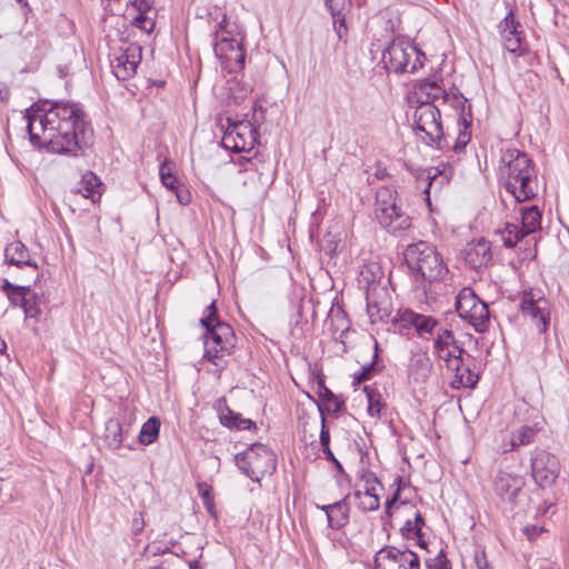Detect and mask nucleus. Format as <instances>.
Masks as SVG:
<instances>
[{
    "instance_id": "nucleus-20",
    "label": "nucleus",
    "mask_w": 569,
    "mask_h": 569,
    "mask_svg": "<svg viewBox=\"0 0 569 569\" xmlns=\"http://www.w3.org/2000/svg\"><path fill=\"white\" fill-rule=\"evenodd\" d=\"M18 293L10 295V303L13 307L22 308L26 319L38 320L42 312L41 297L36 293L29 286H26L23 289H18Z\"/></svg>"
},
{
    "instance_id": "nucleus-19",
    "label": "nucleus",
    "mask_w": 569,
    "mask_h": 569,
    "mask_svg": "<svg viewBox=\"0 0 569 569\" xmlns=\"http://www.w3.org/2000/svg\"><path fill=\"white\" fill-rule=\"evenodd\" d=\"M523 486L522 477L500 471L495 478L493 490L503 502L513 503Z\"/></svg>"
},
{
    "instance_id": "nucleus-31",
    "label": "nucleus",
    "mask_w": 569,
    "mask_h": 569,
    "mask_svg": "<svg viewBox=\"0 0 569 569\" xmlns=\"http://www.w3.org/2000/svg\"><path fill=\"white\" fill-rule=\"evenodd\" d=\"M367 398V411L368 415L375 419H379L381 416V411L385 407V403L382 402L381 393L371 387H365L363 389Z\"/></svg>"
},
{
    "instance_id": "nucleus-55",
    "label": "nucleus",
    "mask_w": 569,
    "mask_h": 569,
    "mask_svg": "<svg viewBox=\"0 0 569 569\" xmlns=\"http://www.w3.org/2000/svg\"><path fill=\"white\" fill-rule=\"evenodd\" d=\"M21 6L22 8L24 9V13H28L30 11V7L28 4V1L27 0H17Z\"/></svg>"
},
{
    "instance_id": "nucleus-17",
    "label": "nucleus",
    "mask_w": 569,
    "mask_h": 569,
    "mask_svg": "<svg viewBox=\"0 0 569 569\" xmlns=\"http://www.w3.org/2000/svg\"><path fill=\"white\" fill-rule=\"evenodd\" d=\"M142 59V49L138 43H130L111 61V68L119 80L131 78Z\"/></svg>"
},
{
    "instance_id": "nucleus-47",
    "label": "nucleus",
    "mask_w": 569,
    "mask_h": 569,
    "mask_svg": "<svg viewBox=\"0 0 569 569\" xmlns=\"http://www.w3.org/2000/svg\"><path fill=\"white\" fill-rule=\"evenodd\" d=\"M323 406L328 412L338 413L342 409L343 401L340 400L337 396H335L330 400L323 402Z\"/></svg>"
},
{
    "instance_id": "nucleus-7",
    "label": "nucleus",
    "mask_w": 569,
    "mask_h": 569,
    "mask_svg": "<svg viewBox=\"0 0 569 569\" xmlns=\"http://www.w3.org/2000/svg\"><path fill=\"white\" fill-rule=\"evenodd\" d=\"M408 267L422 279L435 281L441 279L448 271L441 256L429 243L420 241L406 250Z\"/></svg>"
},
{
    "instance_id": "nucleus-22",
    "label": "nucleus",
    "mask_w": 569,
    "mask_h": 569,
    "mask_svg": "<svg viewBox=\"0 0 569 569\" xmlns=\"http://www.w3.org/2000/svg\"><path fill=\"white\" fill-rule=\"evenodd\" d=\"M400 321L405 327H412L422 339H429L438 326V321L431 317L406 310L401 313Z\"/></svg>"
},
{
    "instance_id": "nucleus-16",
    "label": "nucleus",
    "mask_w": 569,
    "mask_h": 569,
    "mask_svg": "<svg viewBox=\"0 0 569 569\" xmlns=\"http://www.w3.org/2000/svg\"><path fill=\"white\" fill-rule=\"evenodd\" d=\"M520 310L525 317L536 321L539 332L547 331L550 322L548 301L539 293L533 291L523 292Z\"/></svg>"
},
{
    "instance_id": "nucleus-54",
    "label": "nucleus",
    "mask_w": 569,
    "mask_h": 569,
    "mask_svg": "<svg viewBox=\"0 0 569 569\" xmlns=\"http://www.w3.org/2000/svg\"><path fill=\"white\" fill-rule=\"evenodd\" d=\"M323 452L327 457V459L331 460L332 462H335L337 466H339V461L336 459V457L333 456L332 451L330 450V447L328 448H325L323 449Z\"/></svg>"
},
{
    "instance_id": "nucleus-52",
    "label": "nucleus",
    "mask_w": 569,
    "mask_h": 569,
    "mask_svg": "<svg viewBox=\"0 0 569 569\" xmlns=\"http://www.w3.org/2000/svg\"><path fill=\"white\" fill-rule=\"evenodd\" d=\"M318 396L322 400V402H326L327 400H330L331 398L335 397L333 392L325 386L319 387Z\"/></svg>"
},
{
    "instance_id": "nucleus-29",
    "label": "nucleus",
    "mask_w": 569,
    "mask_h": 569,
    "mask_svg": "<svg viewBox=\"0 0 569 569\" xmlns=\"http://www.w3.org/2000/svg\"><path fill=\"white\" fill-rule=\"evenodd\" d=\"M541 214L537 207L526 208L521 211V226L519 227L522 234L528 236L540 229Z\"/></svg>"
},
{
    "instance_id": "nucleus-11",
    "label": "nucleus",
    "mask_w": 569,
    "mask_h": 569,
    "mask_svg": "<svg viewBox=\"0 0 569 569\" xmlns=\"http://www.w3.org/2000/svg\"><path fill=\"white\" fill-rule=\"evenodd\" d=\"M221 17L214 32V53L227 68L241 69L244 64V50L238 39L230 37L227 30V16L222 13Z\"/></svg>"
},
{
    "instance_id": "nucleus-4",
    "label": "nucleus",
    "mask_w": 569,
    "mask_h": 569,
    "mask_svg": "<svg viewBox=\"0 0 569 569\" xmlns=\"http://www.w3.org/2000/svg\"><path fill=\"white\" fill-rule=\"evenodd\" d=\"M206 328L204 356L214 366H222V360L231 353L236 345L232 328L217 318L216 301L208 307V315L200 320Z\"/></svg>"
},
{
    "instance_id": "nucleus-32",
    "label": "nucleus",
    "mask_w": 569,
    "mask_h": 569,
    "mask_svg": "<svg viewBox=\"0 0 569 569\" xmlns=\"http://www.w3.org/2000/svg\"><path fill=\"white\" fill-rule=\"evenodd\" d=\"M325 4L333 19V24L343 26V17L351 7V0H326Z\"/></svg>"
},
{
    "instance_id": "nucleus-49",
    "label": "nucleus",
    "mask_w": 569,
    "mask_h": 569,
    "mask_svg": "<svg viewBox=\"0 0 569 569\" xmlns=\"http://www.w3.org/2000/svg\"><path fill=\"white\" fill-rule=\"evenodd\" d=\"M373 371V363L362 366L361 371L355 376L357 382H362L370 379Z\"/></svg>"
},
{
    "instance_id": "nucleus-30",
    "label": "nucleus",
    "mask_w": 569,
    "mask_h": 569,
    "mask_svg": "<svg viewBox=\"0 0 569 569\" xmlns=\"http://www.w3.org/2000/svg\"><path fill=\"white\" fill-rule=\"evenodd\" d=\"M160 420L158 417H150L141 427L139 433V442L143 446H149L153 443L160 431Z\"/></svg>"
},
{
    "instance_id": "nucleus-37",
    "label": "nucleus",
    "mask_w": 569,
    "mask_h": 569,
    "mask_svg": "<svg viewBox=\"0 0 569 569\" xmlns=\"http://www.w3.org/2000/svg\"><path fill=\"white\" fill-rule=\"evenodd\" d=\"M533 429L530 427H521L518 430H516L510 438V449L515 450L520 446L529 445L533 439ZM508 449H505L507 451Z\"/></svg>"
},
{
    "instance_id": "nucleus-27",
    "label": "nucleus",
    "mask_w": 569,
    "mask_h": 569,
    "mask_svg": "<svg viewBox=\"0 0 569 569\" xmlns=\"http://www.w3.org/2000/svg\"><path fill=\"white\" fill-rule=\"evenodd\" d=\"M103 440L110 450H119L124 440V431L118 419H109L104 426Z\"/></svg>"
},
{
    "instance_id": "nucleus-5",
    "label": "nucleus",
    "mask_w": 569,
    "mask_h": 569,
    "mask_svg": "<svg viewBox=\"0 0 569 569\" xmlns=\"http://www.w3.org/2000/svg\"><path fill=\"white\" fill-rule=\"evenodd\" d=\"M425 60V53L413 43L397 38L383 50L381 62L389 72L400 74L415 73L422 68Z\"/></svg>"
},
{
    "instance_id": "nucleus-43",
    "label": "nucleus",
    "mask_w": 569,
    "mask_h": 569,
    "mask_svg": "<svg viewBox=\"0 0 569 569\" xmlns=\"http://www.w3.org/2000/svg\"><path fill=\"white\" fill-rule=\"evenodd\" d=\"M427 569H451L450 563L442 550H440L433 558L425 559Z\"/></svg>"
},
{
    "instance_id": "nucleus-44",
    "label": "nucleus",
    "mask_w": 569,
    "mask_h": 569,
    "mask_svg": "<svg viewBox=\"0 0 569 569\" xmlns=\"http://www.w3.org/2000/svg\"><path fill=\"white\" fill-rule=\"evenodd\" d=\"M428 179H429V183L425 190V192L427 194H429V189L432 188L433 186L441 187L448 182V178L446 176L441 174L437 168L429 170Z\"/></svg>"
},
{
    "instance_id": "nucleus-34",
    "label": "nucleus",
    "mask_w": 569,
    "mask_h": 569,
    "mask_svg": "<svg viewBox=\"0 0 569 569\" xmlns=\"http://www.w3.org/2000/svg\"><path fill=\"white\" fill-rule=\"evenodd\" d=\"M220 420L223 426L238 430H250L254 427V422L251 419L242 418L239 413L232 411H229L227 415H222Z\"/></svg>"
},
{
    "instance_id": "nucleus-45",
    "label": "nucleus",
    "mask_w": 569,
    "mask_h": 569,
    "mask_svg": "<svg viewBox=\"0 0 569 569\" xmlns=\"http://www.w3.org/2000/svg\"><path fill=\"white\" fill-rule=\"evenodd\" d=\"M211 491L212 488L207 482L198 483V493L202 498L206 508L209 510L213 507Z\"/></svg>"
},
{
    "instance_id": "nucleus-38",
    "label": "nucleus",
    "mask_w": 569,
    "mask_h": 569,
    "mask_svg": "<svg viewBox=\"0 0 569 569\" xmlns=\"http://www.w3.org/2000/svg\"><path fill=\"white\" fill-rule=\"evenodd\" d=\"M382 490V485L372 472H365L360 478V483L356 491H362L366 493H376Z\"/></svg>"
},
{
    "instance_id": "nucleus-39",
    "label": "nucleus",
    "mask_w": 569,
    "mask_h": 569,
    "mask_svg": "<svg viewBox=\"0 0 569 569\" xmlns=\"http://www.w3.org/2000/svg\"><path fill=\"white\" fill-rule=\"evenodd\" d=\"M328 323L332 333H336L337 331L341 332L340 337H342L349 329V322L341 310L331 311Z\"/></svg>"
},
{
    "instance_id": "nucleus-10",
    "label": "nucleus",
    "mask_w": 569,
    "mask_h": 569,
    "mask_svg": "<svg viewBox=\"0 0 569 569\" xmlns=\"http://www.w3.org/2000/svg\"><path fill=\"white\" fill-rule=\"evenodd\" d=\"M413 127L417 134L423 133L421 139L428 144L442 148L443 130L439 108L433 102H421L413 113Z\"/></svg>"
},
{
    "instance_id": "nucleus-24",
    "label": "nucleus",
    "mask_w": 569,
    "mask_h": 569,
    "mask_svg": "<svg viewBox=\"0 0 569 569\" xmlns=\"http://www.w3.org/2000/svg\"><path fill=\"white\" fill-rule=\"evenodd\" d=\"M518 28L519 23L515 20L513 12L509 11L500 23V33L505 48L512 53L521 51L522 37Z\"/></svg>"
},
{
    "instance_id": "nucleus-1",
    "label": "nucleus",
    "mask_w": 569,
    "mask_h": 569,
    "mask_svg": "<svg viewBox=\"0 0 569 569\" xmlns=\"http://www.w3.org/2000/svg\"><path fill=\"white\" fill-rule=\"evenodd\" d=\"M24 119L31 143L51 152L77 156L92 143V128L74 102H38L26 110Z\"/></svg>"
},
{
    "instance_id": "nucleus-8",
    "label": "nucleus",
    "mask_w": 569,
    "mask_h": 569,
    "mask_svg": "<svg viewBox=\"0 0 569 569\" xmlns=\"http://www.w3.org/2000/svg\"><path fill=\"white\" fill-rule=\"evenodd\" d=\"M238 468L252 481L259 482L276 471L277 460L273 451L263 443H253L243 452L236 455Z\"/></svg>"
},
{
    "instance_id": "nucleus-56",
    "label": "nucleus",
    "mask_w": 569,
    "mask_h": 569,
    "mask_svg": "<svg viewBox=\"0 0 569 569\" xmlns=\"http://www.w3.org/2000/svg\"><path fill=\"white\" fill-rule=\"evenodd\" d=\"M252 162L249 160V159H246L244 162H240V166H243V170L244 171H248L249 170V166H251Z\"/></svg>"
},
{
    "instance_id": "nucleus-12",
    "label": "nucleus",
    "mask_w": 569,
    "mask_h": 569,
    "mask_svg": "<svg viewBox=\"0 0 569 569\" xmlns=\"http://www.w3.org/2000/svg\"><path fill=\"white\" fill-rule=\"evenodd\" d=\"M367 271H369V269H367L366 271H361L362 279L367 281V311L371 319V322H377L383 320L389 316L391 303L386 287H383L379 281H376L375 279H367Z\"/></svg>"
},
{
    "instance_id": "nucleus-25",
    "label": "nucleus",
    "mask_w": 569,
    "mask_h": 569,
    "mask_svg": "<svg viewBox=\"0 0 569 569\" xmlns=\"http://www.w3.org/2000/svg\"><path fill=\"white\" fill-rule=\"evenodd\" d=\"M349 495L341 500L330 503L328 509V525L331 529L339 530L349 522L350 506Z\"/></svg>"
},
{
    "instance_id": "nucleus-2",
    "label": "nucleus",
    "mask_w": 569,
    "mask_h": 569,
    "mask_svg": "<svg viewBox=\"0 0 569 569\" xmlns=\"http://www.w3.org/2000/svg\"><path fill=\"white\" fill-rule=\"evenodd\" d=\"M500 174L505 187L518 202L527 201L537 193V176L529 157L517 149L502 152Z\"/></svg>"
},
{
    "instance_id": "nucleus-6",
    "label": "nucleus",
    "mask_w": 569,
    "mask_h": 569,
    "mask_svg": "<svg viewBox=\"0 0 569 569\" xmlns=\"http://www.w3.org/2000/svg\"><path fill=\"white\" fill-rule=\"evenodd\" d=\"M375 214L379 223L391 233L405 231L411 226L410 217L398 202L396 190L390 187L378 189Z\"/></svg>"
},
{
    "instance_id": "nucleus-46",
    "label": "nucleus",
    "mask_w": 569,
    "mask_h": 569,
    "mask_svg": "<svg viewBox=\"0 0 569 569\" xmlns=\"http://www.w3.org/2000/svg\"><path fill=\"white\" fill-rule=\"evenodd\" d=\"M319 410L321 412V431H320V443L322 446V449L328 448L330 443V435L328 429L326 428V418L323 413L322 407H319Z\"/></svg>"
},
{
    "instance_id": "nucleus-18",
    "label": "nucleus",
    "mask_w": 569,
    "mask_h": 569,
    "mask_svg": "<svg viewBox=\"0 0 569 569\" xmlns=\"http://www.w3.org/2000/svg\"><path fill=\"white\" fill-rule=\"evenodd\" d=\"M124 16L133 26L147 33H150L154 29L156 11L152 0H131L126 9Z\"/></svg>"
},
{
    "instance_id": "nucleus-15",
    "label": "nucleus",
    "mask_w": 569,
    "mask_h": 569,
    "mask_svg": "<svg viewBox=\"0 0 569 569\" xmlns=\"http://www.w3.org/2000/svg\"><path fill=\"white\" fill-rule=\"evenodd\" d=\"M531 470L536 483L541 488H548L556 482L560 471V463L555 455L539 451L532 458Z\"/></svg>"
},
{
    "instance_id": "nucleus-13",
    "label": "nucleus",
    "mask_w": 569,
    "mask_h": 569,
    "mask_svg": "<svg viewBox=\"0 0 569 569\" xmlns=\"http://www.w3.org/2000/svg\"><path fill=\"white\" fill-rule=\"evenodd\" d=\"M419 557L409 549L386 547L375 557V569H419Z\"/></svg>"
},
{
    "instance_id": "nucleus-53",
    "label": "nucleus",
    "mask_w": 569,
    "mask_h": 569,
    "mask_svg": "<svg viewBox=\"0 0 569 569\" xmlns=\"http://www.w3.org/2000/svg\"><path fill=\"white\" fill-rule=\"evenodd\" d=\"M333 27L338 34V38L341 39L343 33H346V31H347L346 17H343V26H340V23H337V24H333Z\"/></svg>"
},
{
    "instance_id": "nucleus-40",
    "label": "nucleus",
    "mask_w": 569,
    "mask_h": 569,
    "mask_svg": "<svg viewBox=\"0 0 569 569\" xmlns=\"http://www.w3.org/2000/svg\"><path fill=\"white\" fill-rule=\"evenodd\" d=\"M398 485L397 491L392 496V498L388 499L386 502V513L388 516H392L395 511L399 510L401 507L407 506V501L400 500V490L403 485L401 478H397L395 481Z\"/></svg>"
},
{
    "instance_id": "nucleus-28",
    "label": "nucleus",
    "mask_w": 569,
    "mask_h": 569,
    "mask_svg": "<svg viewBox=\"0 0 569 569\" xmlns=\"http://www.w3.org/2000/svg\"><path fill=\"white\" fill-rule=\"evenodd\" d=\"M425 520L419 511L413 512V519H407L400 531L403 538L417 540L420 547H426V541L422 539V527Z\"/></svg>"
},
{
    "instance_id": "nucleus-21",
    "label": "nucleus",
    "mask_w": 569,
    "mask_h": 569,
    "mask_svg": "<svg viewBox=\"0 0 569 569\" xmlns=\"http://www.w3.org/2000/svg\"><path fill=\"white\" fill-rule=\"evenodd\" d=\"M4 259L9 264L30 269L31 276L36 279L39 278L38 264L28 248L21 241L16 240L6 247Z\"/></svg>"
},
{
    "instance_id": "nucleus-3",
    "label": "nucleus",
    "mask_w": 569,
    "mask_h": 569,
    "mask_svg": "<svg viewBox=\"0 0 569 569\" xmlns=\"http://www.w3.org/2000/svg\"><path fill=\"white\" fill-rule=\"evenodd\" d=\"M433 349L439 359L446 362L448 370L455 373L452 388H473L478 382V375L465 363V350L458 345L451 330L439 329Z\"/></svg>"
},
{
    "instance_id": "nucleus-36",
    "label": "nucleus",
    "mask_w": 569,
    "mask_h": 569,
    "mask_svg": "<svg viewBox=\"0 0 569 569\" xmlns=\"http://www.w3.org/2000/svg\"><path fill=\"white\" fill-rule=\"evenodd\" d=\"M458 127L459 133L453 146L455 151L465 149L471 139V121H469L465 116H461L458 120Z\"/></svg>"
},
{
    "instance_id": "nucleus-14",
    "label": "nucleus",
    "mask_w": 569,
    "mask_h": 569,
    "mask_svg": "<svg viewBox=\"0 0 569 569\" xmlns=\"http://www.w3.org/2000/svg\"><path fill=\"white\" fill-rule=\"evenodd\" d=\"M257 139V129L248 121H240L228 126L222 138V143L227 149L242 152L251 150Z\"/></svg>"
},
{
    "instance_id": "nucleus-33",
    "label": "nucleus",
    "mask_w": 569,
    "mask_h": 569,
    "mask_svg": "<svg viewBox=\"0 0 569 569\" xmlns=\"http://www.w3.org/2000/svg\"><path fill=\"white\" fill-rule=\"evenodd\" d=\"M353 498L357 501V506L363 512L376 511L380 507V498L379 495L376 493H366L362 491H355Z\"/></svg>"
},
{
    "instance_id": "nucleus-41",
    "label": "nucleus",
    "mask_w": 569,
    "mask_h": 569,
    "mask_svg": "<svg viewBox=\"0 0 569 569\" xmlns=\"http://www.w3.org/2000/svg\"><path fill=\"white\" fill-rule=\"evenodd\" d=\"M523 237L518 224H508L503 233V243L506 247H515Z\"/></svg>"
},
{
    "instance_id": "nucleus-23",
    "label": "nucleus",
    "mask_w": 569,
    "mask_h": 569,
    "mask_svg": "<svg viewBox=\"0 0 569 569\" xmlns=\"http://www.w3.org/2000/svg\"><path fill=\"white\" fill-rule=\"evenodd\" d=\"M491 258V244L482 238L468 243L465 250V261L473 269L487 266Z\"/></svg>"
},
{
    "instance_id": "nucleus-35",
    "label": "nucleus",
    "mask_w": 569,
    "mask_h": 569,
    "mask_svg": "<svg viewBox=\"0 0 569 569\" xmlns=\"http://www.w3.org/2000/svg\"><path fill=\"white\" fill-rule=\"evenodd\" d=\"M419 93L421 96H426L428 100H431L430 102L445 99L446 91L436 82V81H428L425 80L419 84Z\"/></svg>"
},
{
    "instance_id": "nucleus-51",
    "label": "nucleus",
    "mask_w": 569,
    "mask_h": 569,
    "mask_svg": "<svg viewBox=\"0 0 569 569\" xmlns=\"http://www.w3.org/2000/svg\"><path fill=\"white\" fill-rule=\"evenodd\" d=\"M26 286H16L6 280L2 284V290L7 293L8 299L10 300L11 293H18V289H23Z\"/></svg>"
},
{
    "instance_id": "nucleus-42",
    "label": "nucleus",
    "mask_w": 569,
    "mask_h": 569,
    "mask_svg": "<svg viewBox=\"0 0 569 569\" xmlns=\"http://www.w3.org/2000/svg\"><path fill=\"white\" fill-rule=\"evenodd\" d=\"M159 174L162 184L169 190H174L179 187L177 178L171 173L170 168L167 166V161H163L159 169Z\"/></svg>"
},
{
    "instance_id": "nucleus-48",
    "label": "nucleus",
    "mask_w": 569,
    "mask_h": 569,
    "mask_svg": "<svg viewBox=\"0 0 569 569\" xmlns=\"http://www.w3.org/2000/svg\"><path fill=\"white\" fill-rule=\"evenodd\" d=\"M475 563L477 569H492L483 550H477L475 552Z\"/></svg>"
},
{
    "instance_id": "nucleus-9",
    "label": "nucleus",
    "mask_w": 569,
    "mask_h": 569,
    "mask_svg": "<svg viewBox=\"0 0 569 569\" xmlns=\"http://www.w3.org/2000/svg\"><path fill=\"white\" fill-rule=\"evenodd\" d=\"M456 311L459 317L468 321L478 332H485L489 325L488 305L483 302L475 291L462 288L456 297Z\"/></svg>"
},
{
    "instance_id": "nucleus-57",
    "label": "nucleus",
    "mask_w": 569,
    "mask_h": 569,
    "mask_svg": "<svg viewBox=\"0 0 569 569\" xmlns=\"http://www.w3.org/2000/svg\"><path fill=\"white\" fill-rule=\"evenodd\" d=\"M328 507H329V505H323V506L317 505V508L321 509L322 511H325L327 517H328V509H327Z\"/></svg>"
},
{
    "instance_id": "nucleus-50",
    "label": "nucleus",
    "mask_w": 569,
    "mask_h": 569,
    "mask_svg": "<svg viewBox=\"0 0 569 569\" xmlns=\"http://www.w3.org/2000/svg\"><path fill=\"white\" fill-rule=\"evenodd\" d=\"M176 192L177 200L181 204H188L191 200L190 192L183 188L178 187L173 190Z\"/></svg>"
},
{
    "instance_id": "nucleus-26",
    "label": "nucleus",
    "mask_w": 569,
    "mask_h": 569,
    "mask_svg": "<svg viewBox=\"0 0 569 569\" xmlns=\"http://www.w3.org/2000/svg\"><path fill=\"white\" fill-rule=\"evenodd\" d=\"M74 193H79L83 198L91 199L92 202H96L101 197L102 182L93 172L87 171L82 176L80 187L76 190Z\"/></svg>"
}]
</instances>
